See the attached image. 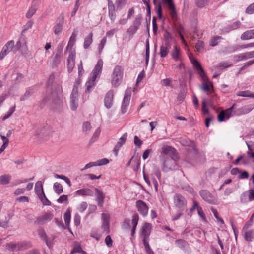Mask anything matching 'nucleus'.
Returning <instances> with one entry per match:
<instances>
[{"label":"nucleus","instance_id":"c03bdc74","mask_svg":"<svg viewBox=\"0 0 254 254\" xmlns=\"http://www.w3.org/2000/svg\"><path fill=\"white\" fill-rule=\"evenodd\" d=\"M77 253H80L81 254H87L86 252L82 250V248L80 245L75 246L70 254H75Z\"/></svg>","mask_w":254,"mask_h":254},{"label":"nucleus","instance_id":"473e14b6","mask_svg":"<svg viewBox=\"0 0 254 254\" xmlns=\"http://www.w3.org/2000/svg\"><path fill=\"white\" fill-rule=\"evenodd\" d=\"M139 220L138 215L136 213L133 214L132 216V219L131 220V224L132 226V230H131V235L133 236L135 233L136 228L138 224Z\"/></svg>","mask_w":254,"mask_h":254},{"label":"nucleus","instance_id":"a18cd8bd","mask_svg":"<svg viewBox=\"0 0 254 254\" xmlns=\"http://www.w3.org/2000/svg\"><path fill=\"white\" fill-rule=\"evenodd\" d=\"M141 19H142L141 15V14L137 15L136 16V17L133 21L132 25L134 27H135L136 28H137L138 29L141 25Z\"/></svg>","mask_w":254,"mask_h":254},{"label":"nucleus","instance_id":"0eeeda50","mask_svg":"<svg viewBox=\"0 0 254 254\" xmlns=\"http://www.w3.org/2000/svg\"><path fill=\"white\" fill-rule=\"evenodd\" d=\"M236 105L234 104L231 107L226 109L225 111H221L218 116V119L219 121L222 122L225 119H228L232 115V113L236 110Z\"/></svg>","mask_w":254,"mask_h":254},{"label":"nucleus","instance_id":"e433bc0d","mask_svg":"<svg viewBox=\"0 0 254 254\" xmlns=\"http://www.w3.org/2000/svg\"><path fill=\"white\" fill-rule=\"evenodd\" d=\"M35 89L33 87L30 88L25 92V93L23 95L21 96L20 100L21 101H23L28 99L35 93Z\"/></svg>","mask_w":254,"mask_h":254},{"label":"nucleus","instance_id":"79ce46f5","mask_svg":"<svg viewBox=\"0 0 254 254\" xmlns=\"http://www.w3.org/2000/svg\"><path fill=\"white\" fill-rule=\"evenodd\" d=\"M239 47L237 45H232L228 47H225L223 52L226 54L231 53L238 49Z\"/></svg>","mask_w":254,"mask_h":254},{"label":"nucleus","instance_id":"c756f323","mask_svg":"<svg viewBox=\"0 0 254 254\" xmlns=\"http://www.w3.org/2000/svg\"><path fill=\"white\" fill-rule=\"evenodd\" d=\"M254 38V29L247 30L244 32L241 36V39L243 40H247Z\"/></svg>","mask_w":254,"mask_h":254},{"label":"nucleus","instance_id":"e2e57ef3","mask_svg":"<svg viewBox=\"0 0 254 254\" xmlns=\"http://www.w3.org/2000/svg\"><path fill=\"white\" fill-rule=\"evenodd\" d=\"M246 13L248 14L254 13V2L250 4L246 9Z\"/></svg>","mask_w":254,"mask_h":254},{"label":"nucleus","instance_id":"5701e85b","mask_svg":"<svg viewBox=\"0 0 254 254\" xmlns=\"http://www.w3.org/2000/svg\"><path fill=\"white\" fill-rule=\"evenodd\" d=\"M75 193L76 195L82 196H93L94 195L93 191L88 188L78 190Z\"/></svg>","mask_w":254,"mask_h":254},{"label":"nucleus","instance_id":"4c0bfd02","mask_svg":"<svg viewBox=\"0 0 254 254\" xmlns=\"http://www.w3.org/2000/svg\"><path fill=\"white\" fill-rule=\"evenodd\" d=\"M11 180V176L8 174H5L0 176V184L5 185L9 183Z\"/></svg>","mask_w":254,"mask_h":254},{"label":"nucleus","instance_id":"b1692460","mask_svg":"<svg viewBox=\"0 0 254 254\" xmlns=\"http://www.w3.org/2000/svg\"><path fill=\"white\" fill-rule=\"evenodd\" d=\"M114 98V92L110 90L107 92L105 98L104 104L105 106L108 109L111 108Z\"/></svg>","mask_w":254,"mask_h":254},{"label":"nucleus","instance_id":"58836bf2","mask_svg":"<svg viewBox=\"0 0 254 254\" xmlns=\"http://www.w3.org/2000/svg\"><path fill=\"white\" fill-rule=\"evenodd\" d=\"M173 80L171 78H166L163 80H161L160 81L161 85L162 86H168L171 88H174V86L172 84Z\"/></svg>","mask_w":254,"mask_h":254},{"label":"nucleus","instance_id":"6ab92c4d","mask_svg":"<svg viewBox=\"0 0 254 254\" xmlns=\"http://www.w3.org/2000/svg\"><path fill=\"white\" fill-rule=\"evenodd\" d=\"M253 58H254V51L241 53L234 56L235 60L237 62Z\"/></svg>","mask_w":254,"mask_h":254},{"label":"nucleus","instance_id":"423d86ee","mask_svg":"<svg viewBox=\"0 0 254 254\" xmlns=\"http://www.w3.org/2000/svg\"><path fill=\"white\" fill-rule=\"evenodd\" d=\"M199 194L201 198L207 203L211 204H216L217 200L215 196L213 195L208 190H201Z\"/></svg>","mask_w":254,"mask_h":254},{"label":"nucleus","instance_id":"cd10ccee","mask_svg":"<svg viewBox=\"0 0 254 254\" xmlns=\"http://www.w3.org/2000/svg\"><path fill=\"white\" fill-rule=\"evenodd\" d=\"M127 136V133H125L119 139L116 145L114 148V151L116 152V155H117V152L119 150L122 145L126 142Z\"/></svg>","mask_w":254,"mask_h":254},{"label":"nucleus","instance_id":"bb28decb","mask_svg":"<svg viewBox=\"0 0 254 254\" xmlns=\"http://www.w3.org/2000/svg\"><path fill=\"white\" fill-rule=\"evenodd\" d=\"M171 55L175 62L181 61L180 50L176 45L174 46L173 50L171 52Z\"/></svg>","mask_w":254,"mask_h":254},{"label":"nucleus","instance_id":"37998d69","mask_svg":"<svg viewBox=\"0 0 254 254\" xmlns=\"http://www.w3.org/2000/svg\"><path fill=\"white\" fill-rule=\"evenodd\" d=\"M92 128V126L89 122H85L82 126L83 131L86 133H88L90 131Z\"/></svg>","mask_w":254,"mask_h":254},{"label":"nucleus","instance_id":"69168bd1","mask_svg":"<svg viewBox=\"0 0 254 254\" xmlns=\"http://www.w3.org/2000/svg\"><path fill=\"white\" fill-rule=\"evenodd\" d=\"M88 204L86 202H82L79 205L78 208V210L80 212H83L87 208Z\"/></svg>","mask_w":254,"mask_h":254},{"label":"nucleus","instance_id":"aec40b11","mask_svg":"<svg viewBox=\"0 0 254 254\" xmlns=\"http://www.w3.org/2000/svg\"><path fill=\"white\" fill-rule=\"evenodd\" d=\"M254 108L252 105H248L240 108L235 111L234 115L240 116L243 114H248Z\"/></svg>","mask_w":254,"mask_h":254},{"label":"nucleus","instance_id":"20e7f679","mask_svg":"<svg viewBox=\"0 0 254 254\" xmlns=\"http://www.w3.org/2000/svg\"><path fill=\"white\" fill-rule=\"evenodd\" d=\"M123 76V68L119 65H116L112 75L111 84L114 87H118L121 83Z\"/></svg>","mask_w":254,"mask_h":254},{"label":"nucleus","instance_id":"bf43d9fd","mask_svg":"<svg viewBox=\"0 0 254 254\" xmlns=\"http://www.w3.org/2000/svg\"><path fill=\"white\" fill-rule=\"evenodd\" d=\"M176 245L180 248H184L186 247L187 243L185 241L179 239L175 241Z\"/></svg>","mask_w":254,"mask_h":254},{"label":"nucleus","instance_id":"c9c22d12","mask_svg":"<svg viewBox=\"0 0 254 254\" xmlns=\"http://www.w3.org/2000/svg\"><path fill=\"white\" fill-rule=\"evenodd\" d=\"M6 248L10 251H18L19 249V244L18 242H11L6 245Z\"/></svg>","mask_w":254,"mask_h":254},{"label":"nucleus","instance_id":"7c9ffc66","mask_svg":"<svg viewBox=\"0 0 254 254\" xmlns=\"http://www.w3.org/2000/svg\"><path fill=\"white\" fill-rule=\"evenodd\" d=\"M232 64L228 62H223L219 63L217 65L213 67L214 69L216 70H221L224 68L230 67L232 66Z\"/></svg>","mask_w":254,"mask_h":254},{"label":"nucleus","instance_id":"dca6fc26","mask_svg":"<svg viewBox=\"0 0 254 254\" xmlns=\"http://www.w3.org/2000/svg\"><path fill=\"white\" fill-rule=\"evenodd\" d=\"M75 51H71L69 52L67 60V69L69 72L72 71L75 66Z\"/></svg>","mask_w":254,"mask_h":254},{"label":"nucleus","instance_id":"2eb2a0df","mask_svg":"<svg viewBox=\"0 0 254 254\" xmlns=\"http://www.w3.org/2000/svg\"><path fill=\"white\" fill-rule=\"evenodd\" d=\"M136 206L140 214L143 217L147 216L148 212V207L144 202L142 200H137L136 202Z\"/></svg>","mask_w":254,"mask_h":254},{"label":"nucleus","instance_id":"49530a36","mask_svg":"<svg viewBox=\"0 0 254 254\" xmlns=\"http://www.w3.org/2000/svg\"><path fill=\"white\" fill-rule=\"evenodd\" d=\"M240 201L241 203H246L248 201V190L243 192L240 196Z\"/></svg>","mask_w":254,"mask_h":254},{"label":"nucleus","instance_id":"052dcab7","mask_svg":"<svg viewBox=\"0 0 254 254\" xmlns=\"http://www.w3.org/2000/svg\"><path fill=\"white\" fill-rule=\"evenodd\" d=\"M134 143L136 148H139L142 144V141L138 136H135L134 137Z\"/></svg>","mask_w":254,"mask_h":254},{"label":"nucleus","instance_id":"6e6d98bb","mask_svg":"<svg viewBox=\"0 0 254 254\" xmlns=\"http://www.w3.org/2000/svg\"><path fill=\"white\" fill-rule=\"evenodd\" d=\"M40 200L42 201L43 204L45 205H50L51 202L50 201L46 198L45 194L44 193V195H41L39 197H38Z\"/></svg>","mask_w":254,"mask_h":254},{"label":"nucleus","instance_id":"7ed1b4c3","mask_svg":"<svg viewBox=\"0 0 254 254\" xmlns=\"http://www.w3.org/2000/svg\"><path fill=\"white\" fill-rule=\"evenodd\" d=\"M103 62L101 59H99L95 65L91 73V77L89 79L86 83L87 87L86 92H90L96 84V78L101 73L103 67Z\"/></svg>","mask_w":254,"mask_h":254},{"label":"nucleus","instance_id":"603ef678","mask_svg":"<svg viewBox=\"0 0 254 254\" xmlns=\"http://www.w3.org/2000/svg\"><path fill=\"white\" fill-rule=\"evenodd\" d=\"M15 110V106H14L11 107L9 109L8 112L6 113V114L4 115V116H3V117L2 118V121H5V120H6L8 118H9L12 115V114L14 113Z\"/></svg>","mask_w":254,"mask_h":254},{"label":"nucleus","instance_id":"393cba45","mask_svg":"<svg viewBox=\"0 0 254 254\" xmlns=\"http://www.w3.org/2000/svg\"><path fill=\"white\" fill-rule=\"evenodd\" d=\"M64 25V16H62L59 17L57 20V23L54 26V33L56 35H58L61 33Z\"/></svg>","mask_w":254,"mask_h":254},{"label":"nucleus","instance_id":"6e6552de","mask_svg":"<svg viewBox=\"0 0 254 254\" xmlns=\"http://www.w3.org/2000/svg\"><path fill=\"white\" fill-rule=\"evenodd\" d=\"M131 96V89H127L124 95V99L121 106V111L123 114L125 113L129 104Z\"/></svg>","mask_w":254,"mask_h":254},{"label":"nucleus","instance_id":"a211bd4d","mask_svg":"<svg viewBox=\"0 0 254 254\" xmlns=\"http://www.w3.org/2000/svg\"><path fill=\"white\" fill-rule=\"evenodd\" d=\"M162 2L167 5L172 18L173 20L176 19L177 17V13L173 0H162Z\"/></svg>","mask_w":254,"mask_h":254},{"label":"nucleus","instance_id":"9d476101","mask_svg":"<svg viewBox=\"0 0 254 254\" xmlns=\"http://www.w3.org/2000/svg\"><path fill=\"white\" fill-rule=\"evenodd\" d=\"M162 153L168 155L174 161H177L178 159L176 150L171 146H164L162 148Z\"/></svg>","mask_w":254,"mask_h":254},{"label":"nucleus","instance_id":"3c124183","mask_svg":"<svg viewBox=\"0 0 254 254\" xmlns=\"http://www.w3.org/2000/svg\"><path fill=\"white\" fill-rule=\"evenodd\" d=\"M54 177L56 178L61 179L64 180L67 184V185H68L69 187L71 186V182H70V180L65 176L63 175H58V174H55L54 175Z\"/></svg>","mask_w":254,"mask_h":254},{"label":"nucleus","instance_id":"f704fd0d","mask_svg":"<svg viewBox=\"0 0 254 254\" xmlns=\"http://www.w3.org/2000/svg\"><path fill=\"white\" fill-rule=\"evenodd\" d=\"M19 251H23L32 247L31 242L29 241L18 242Z\"/></svg>","mask_w":254,"mask_h":254},{"label":"nucleus","instance_id":"680f3d73","mask_svg":"<svg viewBox=\"0 0 254 254\" xmlns=\"http://www.w3.org/2000/svg\"><path fill=\"white\" fill-rule=\"evenodd\" d=\"M254 216V214L251 216L250 220L247 222H246L245 226L243 227L245 229H248L250 227L252 226L253 223Z\"/></svg>","mask_w":254,"mask_h":254},{"label":"nucleus","instance_id":"09e8293b","mask_svg":"<svg viewBox=\"0 0 254 254\" xmlns=\"http://www.w3.org/2000/svg\"><path fill=\"white\" fill-rule=\"evenodd\" d=\"M71 218V213L69 209H68L64 214V220L67 226H69Z\"/></svg>","mask_w":254,"mask_h":254},{"label":"nucleus","instance_id":"5fc2aeb1","mask_svg":"<svg viewBox=\"0 0 254 254\" xmlns=\"http://www.w3.org/2000/svg\"><path fill=\"white\" fill-rule=\"evenodd\" d=\"M149 40L148 39L146 41V51H145V61L146 64H148L149 59Z\"/></svg>","mask_w":254,"mask_h":254},{"label":"nucleus","instance_id":"8fccbe9b","mask_svg":"<svg viewBox=\"0 0 254 254\" xmlns=\"http://www.w3.org/2000/svg\"><path fill=\"white\" fill-rule=\"evenodd\" d=\"M222 39V38L221 36H217L214 37L210 40L209 44L211 46H215L218 44Z\"/></svg>","mask_w":254,"mask_h":254},{"label":"nucleus","instance_id":"774afa93","mask_svg":"<svg viewBox=\"0 0 254 254\" xmlns=\"http://www.w3.org/2000/svg\"><path fill=\"white\" fill-rule=\"evenodd\" d=\"M237 96L242 97H252V94L249 91H240L237 93Z\"/></svg>","mask_w":254,"mask_h":254},{"label":"nucleus","instance_id":"4d7b16f0","mask_svg":"<svg viewBox=\"0 0 254 254\" xmlns=\"http://www.w3.org/2000/svg\"><path fill=\"white\" fill-rule=\"evenodd\" d=\"M127 0H116L115 3L117 8L122 9L126 3Z\"/></svg>","mask_w":254,"mask_h":254},{"label":"nucleus","instance_id":"f257e3e1","mask_svg":"<svg viewBox=\"0 0 254 254\" xmlns=\"http://www.w3.org/2000/svg\"><path fill=\"white\" fill-rule=\"evenodd\" d=\"M55 79L54 75H51L49 78L47 95L41 101L40 107L43 108L45 103L50 99H51L53 103L58 105L59 106L62 102V88L61 85L57 83H53Z\"/></svg>","mask_w":254,"mask_h":254},{"label":"nucleus","instance_id":"864d4df0","mask_svg":"<svg viewBox=\"0 0 254 254\" xmlns=\"http://www.w3.org/2000/svg\"><path fill=\"white\" fill-rule=\"evenodd\" d=\"M153 172L154 175L157 177V178L159 180L161 176V171L160 170L159 168L155 165H153Z\"/></svg>","mask_w":254,"mask_h":254},{"label":"nucleus","instance_id":"338daca9","mask_svg":"<svg viewBox=\"0 0 254 254\" xmlns=\"http://www.w3.org/2000/svg\"><path fill=\"white\" fill-rule=\"evenodd\" d=\"M97 166H102L103 165L107 164L109 163L108 159L106 158L101 159L100 160L96 161Z\"/></svg>","mask_w":254,"mask_h":254},{"label":"nucleus","instance_id":"f8f14e48","mask_svg":"<svg viewBox=\"0 0 254 254\" xmlns=\"http://www.w3.org/2000/svg\"><path fill=\"white\" fill-rule=\"evenodd\" d=\"M176 161L172 160V158H165L162 165V171L164 172H167L174 169L176 166Z\"/></svg>","mask_w":254,"mask_h":254},{"label":"nucleus","instance_id":"c85d7f7f","mask_svg":"<svg viewBox=\"0 0 254 254\" xmlns=\"http://www.w3.org/2000/svg\"><path fill=\"white\" fill-rule=\"evenodd\" d=\"M76 36V33L75 32H73L70 37L66 47V50L68 51L69 52L71 51H75L74 49H72V47L75 43Z\"/></svg>","mask_w":254,"mask_h":254},{"label":"nucleus","instance_id":"2f4dec72","mask_svg":"<svg viewBox=\"0 0 254 254\" xmlns=\"http://www.w3.org/2000/svg\"><path fill=\"white\" fill-rule=\"evenodd\" d=\"M62 57V54H61V51L59 53H56L52 60V66L55 67L60 63L61 59Z\"/></svg>","mask_w":254,"mask_h":254},{"label":"nucleus","instance_id":"39448f33","mask_svg":"<svg viewBox=\"0 0 254 254\" xmlns=\"http://www.w3.org/2000/svg\"><path fill=\"white\" fill-rule=\"evenodd\" d=\"M78 105V87L74 86L70 95V106L72 111H75Z\"/></svg>","mask_w":254,"mask_h":254},{"label":"nucleus","instance_id":"4468645a","mask_svg":"<svg viewBox=\"0 0 254 254\" xmlns=\"http://www.w3.org/2000/svg\"><path fill=\"white\" fill-rule=\"evenodd\" d=\"M53 218V215L51 213H45L41 216L38 217L35 223L37 225H42L45 223L50 221Z\"/></svg>","mask_w":254,"mask_h":254},{"label":"nucleus","instance_id":"f03ea898","mask_svg":"<svg viewBox=\"0 0 254 254\" xmlns=\"http://www.w3.org/2000/svg\"><path fill=\"white\" fill-rule=\"evenodd\" d=\"M189 58L194 67L197 70L199 76L203 82L200 86V89L204 92H209L211 88H213L212 83L208 80L207 77L205 75L204 71L199 62L191 57H189Z\"/></svg>","mask_w":254,"mask_h":254},{"label":"nucleus","instance_id":"f3484780","mask_svg":"<svg viewBox=\"0 0 254 254\" xmlns=\"http://www.w3.org/2000/svg\"><path fill=\"white\" fill-rule=\"evenodd\" d=\"M40 2V0H33L32 1L31 6L26 14L27 18L29 19L34 15L38 8Z\"/></svg>","mask_w":254,"mask_h":254},{"label":"nucleus","instance_id":"0e129e2a","mask_svg":"<svg viewBox=\"0 0 254 254\" xmlns=\"http://www.w3.org/2000/svg\"><path fill=\"white\" fill-rule=\"evenodd\" d=\"M248 200L249 201H254V189H250L248 190Z\"/></svg>","mask_w":254,"mask_h":254},{"label":"nucleus","instance_id":"9b49d317","mask_svg":"<svg viewBox=\"0 0 254 254\" xmlns=\"http://www.w3.org/2000/svg\"><path fill=\"white\" fill-rule=\"evenodd\" d=\"M174 204L179 211H183L186 205L185 198L180 194H176L174 197Z\"/></svg>","mask_w":254,"mask_h":254},{"label":"nucleus","instance_id":"ddd939ff","mask_svg":"<svg viewBox=\"0 0 254 254\" xmlns=\"http://www.w3.org/2000/svg\"><path fill=\"white\" fill-rule=\"evenodd\" d=\"M14 41L11 40L8 41L3 47L1 52L0 53V59H2L6 55H7L14 48Z\"/></svg>","mask_w":254,"mask_h":254},{"label":"nucleus","instance_id":"4be33fe9","mask_svg":"<svg viewBox=\"0 0 254 254\" xmlns=\"http://www.w3.org/2000/svg\"><path fill=\"white\" fill-rule=\"evenodd\" d=\"M242 234L244 239L247 242H251L254 238V230L245 229L243 228Z\"/></svg>","mask_w":254,"mask_h":254},{"label":"nucleus","instance_id":"13d9d810","mask_svg":"<svg viewBox=\"0 0 254 254\" xmlns=\"http://www.w3.org/2000/svg\"><path fill=\"white\" fill-rule=\"evenodd\" d=\"M196 4L198 7L205 6L208 2V0H196Z\"/></svg>","mask_w":254,"mask_h":254},{"label":"nucleus","instance_id":"a19ab883","mask_svg":"<svg viewBox=\"0 0 254 254\" xmlns=\"http://www.w3.org/2000/svg\"><path fill=\"white\" fill-rule=\"evenodd\" d=\"M92 33H90L89 35L85 37L84 42V47L87 49L92 42Z\"/></svg>","mask_w":254,"mask_h":254},{"label":"nucleus","instance_id":"de8ad7c7","mask_svg":"<svg viewBox=\"0 0 254 254\" xmlns=\"http://www.w3.org/2000/svg\"><path fill=\"white\" fill-rule=\"evenodd\" d=\"M169 51L170 49L161 46L159 54L161 58H164L167 56L169 52Z\"/></svg>","mask_w":254,"mask_h":254},{"label":"nucleus","instance_id":"1a4fd4ad","mask_svg":"<svg viewBox=\"0 0 254 254\" xmlns=\"http://www.w3.org/2000/svg\"><path fill=\"white\" fill-rule=\"evenodd\" d=\"M131 96V89H127L124 95V99L121 106V111L123 114L125 113L129 104Z\"/></svg>","mask_w":254,"mask_h":254},{"label":"nucleus","instance_id":"ea45409f","mask_svg":"<svg viewBox=\"0 0 254 254\" xmlns=\"http://www.w3.org/2000/svg\"><path fill=\"white\" fill-rule=\"evenodd\" d=\"M53 189L55 192L58 194H60L63 192V186L58 182H55L53 185Z\"/></svg>","mask_w":254,"mask_h":254},{"label":"nucleus","instance_id":"a878e982","mask_svg":"<svg viewBox=\"0 0 254 254\" xmlns=\"http://www.w3.org/2000/svg\"><path fill=\"white\" fill-rule=\"evenodd\" d=\"M151 229V225L150 223H145L142 226L141 229V237L142 238L149 239Z\"/></svg>","mask_w":254,"mask_h":254},{"label":"nucleus","instance_id":"412c9836","mask_svg":"<svg viewBox=\"0 0 254 254\" xmlns=\"http://www.w3.org/2000/svg\"><path fill=\"white\" fill-rule=\"evenodd\" d=\"M95 191L96 193V200L97 201L98 205L102 207L103 206L104 199H105V194L102 191V190L98 189H95Z\"/></svg>","mask_w":254,"mask_h":254},{"label":"nucleus","instance_id":"72a5a7b5","mask_svg":"<svg viewBox=\"0 0 254 254\" xmlns=\"http://www.w3.org/2000/svg\"><path fill=\"white\" fill-rule=\"evenodd\" d=\"M35 191L38 197L41 195H44V191L42 182L40 181L35 183Z\"/></svg>","mask_w":254,"mask_h":254}]
</instances>
